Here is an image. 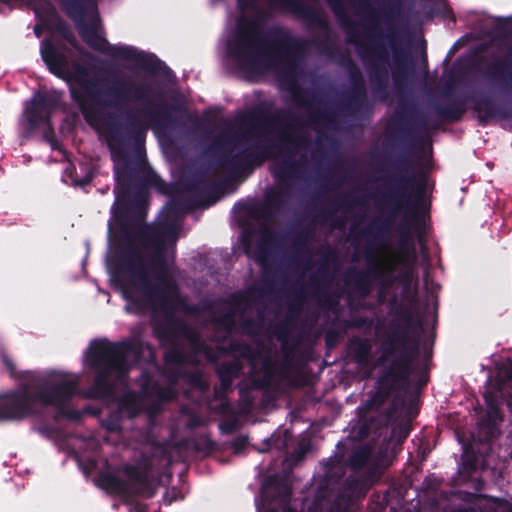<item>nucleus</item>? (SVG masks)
Masks as SVG:
<instances>
[{
    "label": "nucleus",
    "instance_id": "a211bd4d",
    "mask_svg": "<svg viewBox=\"0 0 512 512\" xmlns=\"http://www.w3.org/2000/svg\"><path fill=\"white\" fill-rule=\"evenodd\" d=\"M116 413L102 421L108 432H118L122 428V420L135 416L141 409V401L137 395L125 391L121 398L116 399Z\"/></svg>",
    "mask_w": 512,
    "mask_h": 512
},
{
    "label": "nucleus",
    "instance_id": "20e7f679",
    "mask_svg": "<svg viewBox=\"0 0 512 512\" xmlns=\"http://www.w3.org/2000/svg\"><path fill=\"white\" fill-rule=\"evenodd\" d=\"M305 42L290 33L275 29L262 36L257 21L239 22L234 38L227 44V53L244 71L260 73L274 68L280 74L294 78Z\"/></svg>",
    "mask_w": 512,
    "mask_h": 512
},
{
    "label": "nucleus",
    "instance_id": "4c0bfd02",
    "mask_svg": "<svg viewBox=\"0 0 512 512\" xmlns=\"http://www.w3.org/2000/svg\"><path fill=\"white\" fill-rule=\"evenodd\" d=\"M331 224H339V225H342V224H346L344 221H334L332 222Z\"/></svg>",
    "mask_w": 512,
    "mask_h": 512
},
{
    "label": "nucleus",
    "instance_id": "ea45409f",
    "mask_svg": "<svg viewBox=\"0 0 512 512\" xmlns=\"http://www.w3.org/2000/svg\"><path fill=\"white\" fill-rule=\"evenodd\" d=\"M289 224H295V225H298V224H302L301 222L299 221H293V222H290Z\"/></svg>",
    "mask_w": 512,
    "mask_h": 512
},
{
    "label": "nucleus",
    "instance_id": "5701e85b",
    "mask_svg": "<svg viewBox=\"0 0 512 512\" xmlns=\"http://www.w3.org/2000/svg\"><path fill=\"white\" fill-rule=\"evenodd\" d=\"M189 211V207L185 201L171 200L164 208V217L150 224H179V221Z\"/></svg>",
    "mask_w": 512,
    "mask_h": 512
},
{
    "label": "nucleus",
    "instance_id": "4468645a",
    "mask_svg": "<svg viewBox=\"0 0 512 512\" xmlns=\"http://www.w3.org/2000/svg\"><path fill=\"white\" fill-rule=\"evenodd\" d=\"M103 488L111 493L129 499L136 495L150 498L155 494L156 486L146 469L125 467L117 474L108 473L100 478Z\"/></svg>",
    "mask_w": 512,
    "mask_h": 512
},
{
    "label": "nucleus",
    "instance_id": "a878e982",
    "mask_svg": "<svg viewBox=\"0 0 512 512\" xmlns=\"http://www.w3.org/2000/svg\"><path fill=\"white\" fill-rule=\"evenodd\" d=\"M361 205H363L362 198L353 193H346L338 200V206L341 208L351 209Z\"/></svg>",
    "mask_w": 512,
    "mask_h": 512
},
{
    "label": "nucleus",
    "instance_id": "c03bdc74",
    "mask_svg": "<svg viewBox=\"0 0 512 512\" xmlns=\"http://www.w3.org/2000/svg\"><path fill=\"white\" fill-rule=\"evenodd\" d=\"M138 512H145V510L143 508H138L137 510Z\"/></svg>",
    "mask_w": 512,
    "mask_h": 512
},
{
    "label": "nucleus",
    "instance_id": "c9c22d12",
    "mask_svg": "<svg viewBox=\"0 0 512 512\" xmlns=\"http://www.w3.org/2000/svg\"><path fill=\"white\" fill-rule=\"evenodd\" d=\"M204 193L207 194L208 196H210L213 193V189L212 188L206 189L204 191Z\"/></svg>",
    "mask_w": 512,
    "mask_h": 512
},
{
    "label": "nucleus",
    "instance_id": "58836bf2",
    "mask_svg": "<svg viewBox=\"0 0 512 512\" xmlns=\"http://www.w3.org/2000/svg\"><path fill=\"white\" fill-rule=\"evenodd\" d=\"M158 228H174L175 226H171V225H168V226H157Z\"/></svg>",
    "mask_w": 512,
    "mask_h": 512
},
{
    "label": "nucleus",
    "instance_id": "6e6552de",
    "mask_svg": "<svg viewBox=\"0 0 512 512\" xmlns=\"http://www.w3.org/2000/svg\"><path fill=\"white\" fill-rule=\"evenodd\" d=\"M84 360L97 374L89 396L111 398L118 387L123 390L127 387L129 364L138 360V353L132 342L114 344L94 340L85 352Z\"/></svg>",
    "mask_w": 512,
    "mask_h": 512
},
{
    "label": "nucleus",
    "instance_id": "dca6fc26",
    "mask_svg": "<svg viewBox=\"0 0 512 512\" xmlns=\"http://www.w3.org/2000/svg\"><path fill=\"white\" fill-rule=\"evenodd\" d=\"M275 9L283 12H290L300 19H303L309 26L317 27L326 32L329 31V24L321 11L301 0H267ZM256 0H237L241 9L252 8Z\"/></svg>",
    "mask_w": 512,
    "mask_h": 512
},
{
    "label": "nucleus",
    "instance_id": "393cba45",
    "mask_svg": "<svg viewBox=\"0 0 512 512\" xmlns=\"http://www.w3.org/2000/svg\"><path fill=\"white\" fill-rule=\"evenodd\" d=\"M51 31H56L64 40L68 41L69 43H73L75 41L72 30L61 17L52 23Z\"/></svg>",
    "mask_w": 512,
    "mask_h": 512
},
{
    "label": "nucleus",
    "instance_id": "49530a36",
    "mask_svg": "<svg viewBox=\"0 0 512 512\" xmlns=\"http://www.w3.org/2000/svg\"><path fill=\"white\" fill-rule=\"evenodd\" d=\"M503 510H504L505 512H512V510H507V509H504V508H503Z\"/></svg>",
    "mask_w": 512,
    "mask_h": 512
},
{
    "label": "nucleus",
    "instance_id": "72a5a7b5",
    "mask_svg": "<svg viewBox=\"0 0 512 512\" xmlns=\"http://www.w3.org/2000/svg\"><path fill=\"white\" fill-rule=\"evenodd\" d=\"M235 224H239V225H242V224H252L251 222H249L248 220L246 219H239Z\"/></svg>",
    "mask_w": 512,
    "mask_h": 512
},
{
    "label": "nucleus",
    "instance_id": "473e14b6",
    "mask_svg": "<svg viewBox=\"0 0 512 512\" xmlns=\"http://www.w3.org/2000/svg\"><path fill=\"white\" fill-rule=\"evenodd\" d=\"M2 359H3V362L6 364L7 368L12 371L13 370V366H12L11 362L7 359V357L3 356Z\"/></svg>",
    "mask_w": 512,
    "mask_h": 512
},
{
    "label": "nucleus",
    "instance_id": "2eb2a0df",
    "mask_svg": "<svg viewBox=\"0 0 512 512\" xmlns=\"http://www.w3.org/2000/svg\"><path fill=\"white\" fill-rule=\"evenodd\" d=\"M304 168V156H301L300 159H294L290 156L285 157L281 162L277 163L273 167V177L283 186L276 189H270L265 194L264 203L272 214L286 204V198L289 195L293 184L303 180Z\"/></svg>",
    "mask_w": 512,
    "mask_h": 512
},
{
    "label": "nucleus",
    "instance_id": "a19ab883",
    "mask_svg": "<svg viewBox=\"0 0 512 512\" xmlns=\"http://www.w3.org/2000/svg\"><path fill=\"white\" fill-rule=\"evenodd\" d=\"M250 135H251V131H247V133L245 134V136H246L247 138H250Z\"/></svg>",
    "mask_w": 512,
    "mask_h": 512
},
{
    "label": "nucleus",
    "instance_id": "412c9836",
    "mask_svg": "<svg viewBox=\"0 0 512 512\" xmlns=\"http://www.w3.org/2000/svg\"><path fill=\"white\" fill-rule=\"evenodd\" d=\"M235 209L246 218H250L255 221L263 220L265 221L263 224H274L273 222H269L273 214L268 209L264 201L250 203L239 202L235 205Z\"/></svg>",
    "mask_w": 512,
    "mask_h": 512
},
{
    "label": "nucleus",
    "instance_id": "e433bc0d",
    "mask_svg": "<svg viewBox=\"0 0 512 512\" xmlns=\"http://www.w3.org/2000/svg\"><path fill=\"white\" fill-rule=\"evenodd\" d=\"M93 467H94V462H91V463H90V467H89V468H87V469H85V473L90 472V471H91V469H92Z\"/></svg>",
    "mask_w": 512,
    "mask_h": 512
},
{
    "label": "nucleus",
    "instance_id": "f3484780",
    "mask_svg": "<svg viewBox=\"0 0 512 512\" xmlns=\"http://www.w3.org/2000/svg\"><path fill=\"white\" fill-rule=\"evenodd\" d=\"M290 494V488L286 484L265 483L256 499L257 512H278L279 508H283L284 512H292L286 507Z\"/></svg>",
    "mask_w": 512,
    "mask_h": 512
},
{
    "label": "nucleus",
    "instance_id": "79ce46f5",
    "mask_svg": "<svg viewBox=\"0 0 512 512\" xmlns=\"http://www.w3.org/2000/svg\"><path fill=\"white\" fill-rule=\"evenodd\" d=\"M90 445H91V448H93V449L96 447V444L94 443V441Z\"/></svg>",
    "mask_w": 512,
    "mask_h": 512
},
{
    "label": "nucleus",
    "instance_id": "f704fd0d",
    "mask_svg": "<svg viewBox=\"0 0 512 512\" xmlns=\"http://www.w3.org/2000/svg\"><path fill=\"white\" fill-rule=\"evenodd\" d=\"M157 233H161V234H171L172 233V230L171 229H168V230H157Z\"/></svg>",
    "mask_w": 512,
    "mask_h": 512
},
{
    "label": "nucleus",
    "instance_id": "7c9ffc66",
    "mask_svg": "<svg viewBox=\"0 0 512 512\" xmlns=\"http://www.w3.org/2000/svg\"><path fill=\"white\" fill-rule=\"evenodd\" d=\"M176 500V491L172 489L171 491H167L164 496V501L167 503H171Z\"/></svg>",
    "mask_w": 512,
    "mask_h": 512
},
{
    "label": "nucleus",
    "instance_id": "bb28decb",
    "mask_svg": "<svg viewBox=\"0 0 512 512\" xmlns=\"http://www.w3.org/2000/svg\"><path fill=\"white\" fill-rule=\"evenodd\" d=\"M369 456V451L367 448L359 449L352 457L351 464L353 467L362 466Z\"/></svg>",
    "mask_w": 512,
    "mask_h": 512
},
{
    "label": "nucleus",
    "instance_id": "4be33fe9",
    "mask_svg": "<svg viewBox=\"0 0 512 512\" xmlns=\"http://www.w3.org/2000/svg\"><path fill=\"white\" fill-rule=\"evenodd\" d=\"M36 18L45 24L46 30H52L54 23L60 16L56 7L50 0H31Z\"/></svg>",
    "mask_w": 512,
    "mask_h": 512
},
{
    "label": "nucleus",
    "instance_id": "f03ea898",
    "mask_svg": "<svg viewBox=\"0 0 512 512\" xmlns=\"http://www.w3.org/2000/svg\"><path fill=\"white\" fill-rule=\"evenodd\" d=\"M430 129L424 113L415 109L400 113L392 136L403 144L404 149L393 161L395 173L383 178V189L368 195L386 219L369 224H427L431 221V200L427 196L426 175L416 177L404 174L413 166V149L424 145V133Z\"/></svg>",
    "mask_w": 512,
    "mask_h": 512
},
{
    "label": "nucleus",
    "instance_id": "1a4fd4ad",
    "mask_svg": "<svg viewBox=\"0 0 512 512\" xmlns=\"http://www.w3.org/2000/svg\"><path fill=\"white\" fill-rule=\"evenodd\" d=\"M341 62L347 67L351 91L343 95L337 102V111L327 107L322 109L321 106L324 104L323 100L304 90L296 83L293 82L289 87L293 101H295L299 107L307 108L308 119L312 124H335L337 123V112L352 117L355 116L367 102V91L362 72L349 56L343 55Z\"/></svg>",
    "mask_w": 512,
    "mask_h": 512
},
{
    "label": "nucleus",
    "instance_id": "c756f323",
    "mask_svg": "<svg viewBox=\"0 0 512 512\" xmlns=\"http://www.w3.org/2000/svg\"><path fill=\"white\" fill-rule=\"evenodd\" d=\"M335 187V184L333 182V179L331 177H324L323 183L320 185V191L326 192L328 190H331Z\"/></svg>",
    "mask_w": 512,
    "mask_h": 512
},
{
    "label": "nucleus",
    "instance_id": "aec40b11",
    "mask_svg": "<svg viewBox=\"0 0 512 512\" xmlns=\"http://www.w3.org/2000/svg\"><path fill=\"white\" fill-rule=\"evenodd\" d=\"M143 186H144V195L141 199V202L135 203V214L134 218L135 221L131 224H147L145 222V215H146V205L148 201V190L150 188L156 189L160 194L162 195H170L172 192V186L165 182L157 173L152 171L146 172V175L143 179Z\"/></svg>",
    "mask_w": 512,
    "mask_h": 512
},
{
    "label": "nucleus",
    "instance_id": "ddd939ff",
    "mask_svg": "<svg viewBox=\"0 0 512 512\" xmlns=\"http://www.w3.org/2000/svg\"><path fill=\"white\" fill-rule=\"evenodd\" d=\"M64 91L52 89L46 92H36L26 102L23 110L22 125L27 135L32 134L40 125H45L44 138L50 143L52 149H57V140L54 136L51 118L55 111L62 107Z\"/></svg>",
    "mask_w": 512,
    "mask_h": 512
},
{
    "label": "nucleus",
    "instance_id": "9b49d317",
    "mask_svg": "<svg viewBox=\"0 0 512 512\" xmlns=\"http://www.w3.org/2000/svg\"><path fill=\"white\" fill-rule=\"evenodd\" d=\"M443 94L448 98L445 106L434 104V111L447 122L455 123L462 120L467 111V102L471 103V109L476 114L480 126H487L494 119H508L510 117L504 105L487 93H472L455 97L452 94V86L448 83L443 89Z\"/></svg>",
    "mask_w": 512,
    "mask_h": 512
},
{
    "label": "nucleus",
    "instance_id": "b1692460",
    "mask_svg": "<svg viewBox=\"0 0 512 512\" xmlns=\"http://www.w3.org/2000/svg\"><path fill=\"white\" fill-rule=\"evenodd\" d=\"M485 400L487 404V415L489 421L492 424H496L498 421L502 419V414L499 407L500 403L496 398H494L490 391H487L485 393Z\"/></svg>",
    "mask_w": 512,
    "mask_h": 512
},
{
    "label": "nucleus",
    "instance_id": "0eeeda50",
    "mask_svg": "<svg viewBox=\"0 0 512 512\" xmlns=\"http://www.w3.org/2000/svg\"><path fill=\"white\" fill-rule=\"evenodd\" d=\"M245 119L251 123L263 125L267 131L280 126L277 137L278 144H253L241 150L252 171L273 157V149H277L280 153H286V157H292L295 152L310 145L308 136L295 134L303 127V123L300 117L289 109L278 108L272 112L265 105L260 104L245 115Z\"/></svg>",
    "mask_w": 512,
    "mask_h": 512
},
{
    "label": "nucleus",
    "instance_id": "39448f33",
    "mask_svg": "<svg viewBox=\"0 0 512 512\" xmlns=\"http://www.w3.org/2000/svg\"><path fill=\"white\" fill-rule=\"evenodd\" d=\"M75 374L53 370L33 378L18 392L0 397V420L22 419L41 415L49 409L71 417L64 405L76 392Z\"/></svg>",
    "mask_w": 512,
    "mask_h": 512
},
{
    "label": "nucleus",
    "instance_id": "7ed1b4c3",
    "mask_svg": "<svg viewBox=\"0 0 512 512\" xmlns=\"http://www.w3.org/2000/svg\"><path fill=\"white\" fill-rule=\"evenodd\" d=\"M325 1L346 33L347 41L356 47L357 53L366 68L372 93L381 102L388 101L391 78L396 94L403 95L410 88L414 78L415 62L408 51L398 48L392 26L388 24L387 33L385 34L393 52L394 65L391 67L390 54L382 41L383 37L376 33L378 30V15L369 0H351L352 5L365 13L371 23V26L367 27L366 42L360 40L357 25L348 15L345 2L343 0Z\"/></svg>",
    "mask_w": 512,
    "mask_h": 512
},
{
    "label": "nucleus",
    "instance_id": "cd10ccee",
    "mask_svg": "<svg viewBox=\"0 0 512 512\" xmlns=\"http://www.w3.org/2000/svg\"><path fill=\"white\" fill-rule=\"evenodd\" d=\"M497 28L506 35L512 34V18H499Z\"/></svg>",
    "mask_w": 512,
    "mask_h": 512
},
{
    "label": "nucleus",
    "instance_id": "a18cd8bd",
    "mask_svg": "<svg viewBox=\"0 0 512 512\" xmlns=\"http://www.w3.org/2000/svg\"><path fill=\"white\" fill-rule=\"evenodd\" d=\"M309 224L314 225V224H318V223L315 221H311Z\"/></svg>",
    "mask_w": 512,
    "mask_h": 512
},
{
    "label": "nucleus",
    "instance_id": "423d86ee",
    "mask_svg": "<svg viewBox=\"0 0 512 512\" xmlns=\"http://www.w3.org/2000/svg\"><path fill=\"white\" fill-rule=\"evenodd\" d=\"M97 0H60L66 14L75 23L81 39L93 50L115 59L135 63L140 69L151 75H160L170 81L173 71L155 54L145 53L133 46L111 45L100 35L101 19Z\"/></svg>",
    "mask_w": 512,
    "mask_h": 512
},
{
    "label": "nucleus",
    "instance_id": "2f4dec72",
    "mask_svg": "<svg viewBox=\"0 0 512 512\" xmlns=\"http://www.w3.org/2000/svg\"><path fill=\"white\" fill-rule=\"evenodd\" d=\"M43 29H46L45 27V24L42 23V24H36L34 26V34L36 35V37H40L42 32H43Z\"/></svg>",
    "mask_w": 512,
    "mask_h": 512
},
{
    "label": "nucleus",
    "instance_id": "f257e3e1",
    "mask_svg": "<svg viewBox=\"0 0 512 512\" xmlns=\"http://www.w3.org/2000/svg\"><path fill=\"white\" fill-rule=\"evenodd\" d=\"M65 49V45L56 46L51 39L45 38L40 45L41 58L50 73L67 83L73 80L79 85L81 90L69 85L71 99L77 104L85 122L104 135L111 149L125 146L128 138L137 144L143 143L149 126L129 111L125 132L116 113L106 108L120 109L132 102H140L145 104L141 113L153 128L166 130L177 125L173 112L181 111L182 107L165 102L163 94L157 93L149 84L120 77L89 78L85 65L77 61L69 63Z\"/></svg>",
    "mask_w": 512,
    "mask_h": 512
},
{
    "label": "nucleus",
    "instance_id": "6ab92c4d",
    "mask_svg": "<svg viewBox=\"0 0 512 512\" xmlns=\"http://www.w3.org/2000/svg\"><path fill=\"white\" fill-rule=\"evenodd\" d=\"M214 145L222 150L219 157V164L228 170L233 176L238 177L246 172H251L248 161L244 158L242 151L232 153L233 141L229 137H218Z\"/></svg>",
    "mask_w": 512,
    "mask_h": 512
},
{
    "label": "nucleus",
    "instance_id": "c85d7f7f",
    "mask_svg": "<svg viewBox=\"0 0 512 512\" xmlns=\"http://www.w3.org/2000/svg\"><path fill=\"white\" fill-rule=\"evenodd\" d=\"M317 47L319 48V50L322 53H324L326 55H332L335 50V48H334L333 44L331 43V41L329 40L328 36L322 40H319L317 42Z\"/></svg>",
    "mask_w": 512,
    "mask_h": 512
},
{
    "label": "nucleus",
    "instance_id": "9d476101",
    "mask_svg": "<svg viewBox=\"0 0 512 512\" xmlns=\"http://www.w3.org/2000/svg\"><path fill=\"white\" fill-rule=\"evenodd\" d=\"M148 171H152V167L141 150L126 158L123 166L115 170L117 203L112 209L114 224H131L135 203H140L144 195L143 179Z\"/></svg>",
    "mask_w": 512,
    "mask_h": 512
},
{
    "label": "nucleus",
    "instance_id": "37998d69",
    "mask_svg": "<svg viewBox=\"0 0 512 512\" xmlns=\"http://www.w3.org/2000/svg\"><path fill=\"white\" fill-rule=\"evenodd\" d=\"M352 224L357 225V224H363V223H362V222L355 221V222H353Z\"/></svg>",
    "mask_w": 512,
    "mask_h": 512
},
{
    "label": "nucleus",
    "instance_id": "f8f14e48",
    "mask_svg": "<svg viewBox=\"0 0 512 512\" xmlns=\"http://www.w3.org/2000/svg\"><path fill=\"white\" fill-rule=\"evenodd\" d=\"M120 290L127 301L126 310L131 313H142L148 308L155 309L158 301L165 306L166 293L174 292L164 277L158 278L157 283H152V272L144 265L132 267Z\"/></svg>",
    "mask_w": 512,
    "mask_h": 512
}]
</instances>
